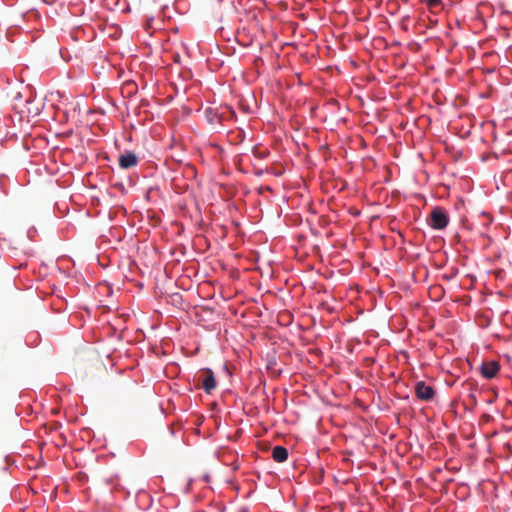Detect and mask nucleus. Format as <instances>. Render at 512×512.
<instances>
[{
  "mask_svg": "<svg viewBox=\"0 0 512 512\" xmlns=\"http://www.w3.org/2000/svg\"><path fill=\"white\" fill-rule=\"evenodd\" d=\"M194 381L198 387H201L207 394H210L217 386L215 375L211 369H202L195 376Z\"/></svg>",
  "mask_w": 512,
  "mask_h": 512,
  "instance_id": "nucleus-1",
  "label": "nucleus"
},
{
  "mask_svg": "<svg viewBox=\"0 0 512 512\" xmlns=\"http://www.w3.org/2000/svg\"><path fill=\"white\" fill-rule=\"evenodd\" d=\"M227 115L234 117L235 112L230 107L222 108L221 112L211 107L205 110L206 120L211 125L221 124L222 121L227 118Z\"/></svg>",
  "mask_w": 512,
  "mask_h": 512,
  "instance_id": "nucleus-2",
  "label": "nucleus"
},
{
  "mask_svg": "<svg viewBox=\"0 0 512 512\" xmlns=\"http://www.w3.org/2000/svg\"><path fill=\"white\" fill-rule=\"evenodd\" d=\"M448 223L449 218L443 209L436 207L431 211L429 224L432 228L444 229Z\"/></svg>",
  "mask_w": 512,
  "mask_h": 512,
  "instance_id": "nucleus-3",
  "label": "nucleus"
},
{
  "mask_svg": "<svg viewBox=\"0 0 512 512\" xmlns=\"http://www.w3.org/2000/svg\"><path fill=\"white\" fill-rule=\"evenodd\" d=\"M416 397L422 401H431L435 396V390L424 381H418L414 387Z\"/></svg>",
  "mask_w": 512,
  "mask_h": 512,
  "instance_id": "nucleus-4",
  "label": "nucleus"
},
{
  "mask_svg": "<svg viewBox=\"0 0 512 512\" xmlns=\"http://www.w3.org/2000/svg\"><path fill=\"white\" fill-rule=\"evenodd\" d=\"M500 370V365L497 361L483 362L480 366L481 375L487 379L494 378Z\"/></svg>",
  "mask_w": 512,
  "mask_h": 512,
  "instance_id": "nucleus-5",
  "label": "nucleus"
},
{
  "mask_svg": "<svg viewBox=\"0 0 512 512\" xmlns=\"http://www.w3.org/2000/svg\"><path fill=\"white\" fill-rule=\"evenodd\" d=\"M119 166L123 169H129L137 165L138 157L135 153L127 151L119 156Z\"/></svg>",
  "mask_w": 512,
  "mask_h": 512,
  "instance_id": "nucleus-6",
  "label": "nucleus"
},
{
  "mask_svg": "<svg viewBox=\"0 0 512 512\" xmlns=\"http://www.w3.org/2000/svg\"><path fill=\"white\" fill-rule=\"evenodd\" d=\"M272 458L276 462H284L288 458V451L283 446H275L272 450Z\"/></svg>",
  "mask_w": 512,
  "mask_h": 512,
  "instance_id": "nucleus-7",
  "label": "nucleus"
},
{
  "mask_svg": "<svg viewBox=\"0 0 512 512\" xmlns=\"http://www.w3.org/2000/svg\"><path fill=\"white\" fill-rule=\"evenodd\" d=\"M430 8H434L440 4V0H425Z\"/></svg>",
  "mask_w": 512,
  "mask_h": 512,
  "instance_id": "nucleus-8",
  "label": "nucleus"
}]
</instances>
